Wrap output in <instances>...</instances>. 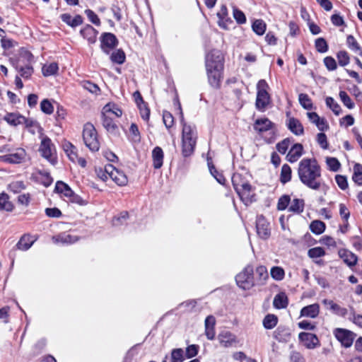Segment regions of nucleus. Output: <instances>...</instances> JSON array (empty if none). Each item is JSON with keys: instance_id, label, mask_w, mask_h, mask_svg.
I'll use <instances>...</instances> for the list:
<instances>
[{"instance_id": "nucleus-1", "label": "nucleus", "mask_w": 362, "mask_h": 362, "mask_svg": "<svg viewBox=\"0 0 362 362\" xmlns=\"http://www.w3.org/2000/svg\"><path fill=\"white\" fill-rule=\"evenodd\" d=\"M298 175L300 182L311 189L325 193L328 189L322 181L321 168L315 158L302 159L298 163Z\"/></svg>"}, {"instance_id": "nucleus-2", "label": "nucleus", "mask_w": 362, "mask_h": 362, "mask_svg": "<svg viewBox=\"0 0 362 362\" xmlns=\"http://www.w3.org/2000/svg\"><path fill=\"white\" fill-rule=\"evenodd\" d=\"M223 62V57L219 50L213 49L206 56L205 66L208 81L210 86L214 88L218 89L221 86Z\"/></svg>"}, {"instance_id": "nucleus-3", "label": "nucleus", "mask_w": 362, "mask_h": 362, "mask_svg": "<svg viewBox=\"0 0 362 362\" xmlns=\"http://www.w3.org/2000/svg\"><path fill=\"white\" fill-rule=\"evenodd\" d=\"M238 286L243 290H250L255 286L254 269L252 265H247L235 276Z\"/></svg>"}, {"instance_id": "nucleus-4", "label": "nucleus", "mask_w": 362, "mask_h": 362, "mask_svg": "<svg viewBox=\"0 0 362 362\" xmlns=\"http://www.w3.org/2000/svg\"><path fill=\"white\" fill-rule=\"evenodd\" d=\"M83 139L86 146L92 151H98L100 143L98 139L97 131L93 124L87 122L83 130Z\"/></svg>"}, {"instance_id": "nucleus-5", "label": "nucleus", "mask_w": 362, "mask_h": 362, "mask_svg": "<svg viewBox=\"0 0 362 362\" xmlns=\"http://www.w3.org/2000/svg\"><path fill=\"white\" fill-rule=\"evenodd\" d=\"M39 151L41 156L52 165H54L57 164V158L55 146L48 136H45L42 139Z\"/></svg>"}, {"instance_id": "nucleus-6", "label": "nucleus", "mask_w": 362, "mask_h": 362, "mask_svg": "<svg viewBox=\"0 0 362 362\" xmlns=\"http://www.w3.org/2000/svg\"><path fill=\"white\" fill-rule=\"evenodd\" d=\"M268 85L264 80H260L257 83V93L255 105L258 110L264 111L270 101V96L267 88Z\"/></svg>"}, {"instance_id": "nucleus-7", "label": "nucleus", "mask_w": 362, "mask_h": 362, "mask_svg": "<svg viewBox=\"0 0 362 362\" xmlns=\"http://www.w3.org/2000/svg\"><path fill=\"white\" fill-rule=\"evenodd\" d=\"M333 334L336 339L341 343V346L345 348H349L352 346L356 334L346 329L336 328L333 331Z\"/></svg>"}, {"instance_id": "nucleus-8", "label": "nucleus", "mask_w": 362, "mask_h": 362, "mask_svg": "<svg viewBox=\"0 0 362 362\" xmlns=\"http://www.w3.org/2000/svg\"><path fill=\"white\" fill-rule=\"evenodd\" d=\"M110 107H112L110 103L104 106L101 114L102 123L107 132L112 134H116L118 132V127L112 117L109 115L108 112L110 111Z\"/></svg>"}, {"instance_id": "nucleus-9", "label": "nucleus", "mask_w": 362, "mask_h": 362, "mask_svg": "<svg viewBox=\"0 0 362 362\" xmlns=\"http://www.w3.org/2000/svg\"><path fill=\"white\" fill-rule=\"evenodd\" d=\"M233 186L236 192L240 195L243 193H248L251 190V185L245 177L240 173H234L232 176Z\"/></svg>"}, {"instance_id": "nucleus-10", "label": "nucleus", "mask_w": 362, "mask_h": 362, "mask_svg": "<svg viewBox=\"0 0 362 362\" xmlns=\"http://www.w3.org/2000/svg\"><path fill=\"white\" fill-rule=\"evenodd\" d=\"M118 45L116 36L111 33H104L100 36V48L103 52L109 54L110 51Z\"/></svg>"}, {"instance_id": "nucleus-11", "label": "nucleus", "mask_w": 362, "mask_h": 362, "mask_svg": "<svg viewBox=\"0 0 362 362\" xmlns=\"http://www.w3.org/2000/svg\"><path fill=\"white\" fill-rule=\"evenodd\" d=\"M25 156L26 152L25 149L22 148H18L13 153L1 156L0 161L11 164H18L25 160Z\"/></svg>"}, {"instance_id": "nucleus-12", "label": "nucleus", "mask_w": 362, "mask_h": 362, "mask_svg": "<svg viewBox=\"0 0 362 362\" xmlns=\"http://www.w3.org/2000/svg\"><path fill=\"white\" fill-rule=\"evenodd\" d=\"M106 172L110 177L119 186H125L128 183L127 176L121 170L115 168L112 165H106Z\"/></svg>"}, {"instance_id": "nucleus-13", "label": "nucleus", "mask_w": 362, "mask_h": 362, "mask_svg": "<svg viewBox=\"0 0 362 362\" xmlns=\"http://www.w3.org/2000/svg\"><path fill=\"white\" fill-rule=\"evenodd\" d=\"M256 229L257 235L262 239L266 240L270 236L269 223L262 215L257 217Z\"/></svg>"}, {"instance_id": "nucleus-14", "label": "nucleus", "mask_w": 362, "mask_h": 362, "mask_svg": "<svg viewBox=\"0 0 362 362\" xmlns=\"http://www.w3.org/2000/svg\"><path fill=\"white\" fill-rule=\"evenodd\" d=\"M298 339L308 349H313L320 345L317 337L313 333L300 332Z\"/></svg>"}, {"instance_id": "nucleus-15", "label": "nucleus", "mask_w": 362, "mask_h": 362, "mask_svg": "<svg viewBox=\"0 0 362 362\" xmlns=\"http://www.w3.org/2000/svg\"><path fill=\"white\" fill-rule=\"evenodd\" d=\"M197 138L182 137V154L184 157H188L194 153Z\"/></svg>"}, {"instance_id": "nucleus-16", "label": "nucleus", "mask_w": 362, "mask_h": 362, "mask_svg": "<svg viewBox=\"0 0 362 362\" xmlns=\"http://www.w3.org/2000/svg\"><path fill=\"white\" fill-rule=\"evenodd\" d=\"M322 303L326 306L327 309L329 310L334 315L340 317H345L347 314L346 308L341 307L332 300L324 299L322 300Z\"/></svg>"}, {"instance_id": "nucleus-17", "label": "nucleus", "mask_w": 362, "mask_h": 362, "mask_svg": "<svg viewBox=\"0 0 362 362\" xmlns=\"http://www.w3.org/2000/svg\"><path fill=\"white\" fill-rule=\"evenodd\" d=\"M80 34L88 40L89 44H94L96 42L98 32L92 25L88 24L80 30Z\"/></svg>"}, {"instance_id": "nucleus-18", "label": "nucleus", "mask_w": 362, "mask_h": 362, "mask_svg": "<svg viewBox=\"0 0 362 362\" xmlns=\"http://www.w3.org/2000/svg\"><path fill=\"white\" fill-rule=\"evenodd\" d=\"M338 254L340 258H341L344 263L349 267H354L356 264L358 257L351 251L346 249H340Z\"/></svg>"}, {"instance_id": "nucleus-19", "label": "nucleus", "mask_w": 362, "mask_h": 362, "mask_svg": "<svg viewBox=\"0 0 362 362\" xmlns=\"http://www.w3.org/2000/svg\"><path fill=\"white\" fill-rule=\"evenodd\" d=\"M219 343L223 347H230L236 342L235 336L229 331H222L218 336Z\"/></svg>"}, {"instance_id": "nucleus-20", "label": "nucleus", "mask_w": 362, "mask_h": 362, "mask_svg": "<svg viewBox=\"0 0 362 362\" xmlns=\"http://www.w3.org/2000/svg\"><path fill=\"white\" fill-rule=\"evenodd\" d=\"M320 313V305L317 303H313L303 307L300 310V317L315 318Z\"/></svg>"}, {"instance_id": "nucleus-21", "label": "nucleus", "mask_w": 362, "mask_h": 362, "mask_svg": "<svg viewBox=\"0 0 362 362\" xmlns=\"http://www.w3.org/2000/svg\"><path fill=\"white\" fill-rule=\"evenodd\" d=\"M60 18L64 23L71 28H76L82 25L83 23V19L81 15H76L75 17L72 18L69 13H63L61 15Z\"/></svg>"}, {"instance_id": "nucleus-22", "label": "nucleus", "mask_w": 362, "mask_h": 362, "mask_svg": "<svg viewBox=\"0 0 362 362\" xmlns=\"http://www.w3.org/2000/svg\"><path fill=\"white\" fill-rule=\"evenodd\" d=\"M268 279L269 274L267 267L262 265L257 267L255 269V285H264Z\"/></svg>"}, {"instance_id": "nucleus-23", "label": "nucleus", "mask_w": 362, "mask_h": 362, "mask_svg": "<svg viewBox=\"0 0 362 362\" xmlns=\"http://www.w3.org/2000/svg\"><path fill=\"white\" fill-rule=\"evenodd\" d=\"M273 127V123L267 118L257 119L253 125L254 129L258 133H263Z\"/></svg>"}, {"instance_id": "nucleus-24", "label": "nucleus", "mask_w": 362, "mask_h": 362, "mask_svg": "<svg viewBox=\"0 0 362 362\" xmlns=\"http://www.w3.org/2000/svg\"><path fill=\"white\" fill-rule=\"evenodd\" d=\"M303 151V145L300 144H295L288 151L286 158L290 163L297 161L302 156Z\"/></svg>"}, {"instance_id": "nucleus-25", "label": "nucleus", "mask_w": 362, "mask_h": 362, "mask_svg": "<svg viewBox=\"0 0 362 362\" xmlns=\"http://www.w3.org/2000/svg\"><path fill=\"white\" fill-rule=\"evenodd\" d=\"M288 129L295 135L300 136L304 133V129L301 122L296 118L291 117L287 123Z\"/></svg>"}, {"instance_id": "nucleus-26", "label": "nucleus", "mask_w": 362, "mask_h": 362, "mask_svg": "<svg viewBox=\"0 0 362 362\" xmlns=\"http://www.w3.org/2000/svg\"><path fill=\"white\" fill-rule=\"evenodd\" d=\"M164 154L162 148L159 146L155 147L152 151L153 166L155 169L162 167Z\"/></svg>"}, {"instance_id": "nucleus-27", "label": "nucleus", "mask_w": 362, "mask_h": 362, "mask_svg": "<svg viewBox=\"0 0 362 362\" xmlns=\"http://www.w3.org/2000/svg\"><path fill=\"white\" fill-rule=\"evenodd\" d=\"M179 109L180 110L181 123L182 124V137H197L195 129L184 121V116L182 112L180 104L179 103Z\"/></svg>"}, {"instance_id": "nucleus-28", "label": "nucleus", "mask_w": 362, "mask_h": 362, "mask_svg": "<svg viewBox=\"0 0 362 362\" xmlns=\"http://www.w3.org/2000/svg\"><path fill=\"white\" fill-rule=\"evenodd\" d=\"M4 119L10 125L16 127L25 122V117L18 113H7Z\"/></svg>"}, {"instance_id": "nucleus-29", "label": "nucleus", "mask_w": 362, "mask_h": 362, "mask_svg": "<svg viewBox=\"0 0 362 362\" xmlns=\"http://www.w3.org/2000/svg\"><path fill=\"white\" fill-rule=\"evenodd\" d=\"M35 239L29 235H25L21 238L16 244V247L20 250H28L34 243Z\"/></svg>"}, {"instance_id": "nucleus-30", "label": "nucleus", "mask_w": 362, "mask_h": 362, "mask_svg": "<svg viewBox=\"0 0 362 362\" xmlns=\"http://www.w3.org/2000/svg\"><path fill=\"white\" fill-rule=\"evenodd\" d=\"M53 241L55 243L62 244H71L76 242L78 238L76 236L71 235L70 234L62 233L52 238Z\"/></svg>"}, {"instance_id": "nucleus-31", "label": "nucleus", "mask_w": 362, "mask_h": 362, "mask_svg": "<svg viewBox=\"0 0 362 362\" xmlns=\"http://www.w3.org/2000/svg\"><path fill=\"white\" fill-rule=\"evenodd\" d=\"M11 62L16 70L20 72L21 77L28 78L33 74V68L32 66L27 65L25 67L21 66L19 68L17 62L15 60L11 59Z\"/></svg>"}, {"instance_id": "nucleus-32", "label": "nucleus", "mask_w": 362, "mask_h": 362, "mask_svg": "<svg viewBox=\"0 0 362 362\" xmlns=\"http://www.w3.org/2000/svg\"><path fill=\"white\" fill-rule=\"evenodd\" d=\"M274 307L277 309L285 308L288 305V298L284 293H280L275 296L273 301Z\"/></svg>"}, {"instance_id": "nucleus-33", "label": "nucleus", "mask_w": 362, "mask_h": 362, "mask_svg": "<svg viewBox=\"0 0 362 362\" xmlns=\"http://www.w3.org/2000/svg\"><path fill=\"white\" fill-rule=\"evenodd\" d=\"M55 192L63 194L66 197H71L73 195V191L70 187L62 181H57L55 185Z\"/></svg>"}, {"instance_id": "nucleus-34", "label": "nucleus", "mask_w": 362, "mask_h": 362, "mask_svg": "<svg viewBox=\"0 0 362 362\" xmlns=\"http://www.w3.org/2000/svg\"><path fill=\"white\" fill-rule=\"evenodd\" d=\"M305 206L304 200L302 199H294L288 207V211L295 214H300L303 211Z\"/></svg>"}, {"instance_id": "nucleus-35", "label": "nucleus", "mask_w": 362, "mask_h": 362, "mask_svg": "<svg viewBox=\"0 0 362 362\" xmlns=\"http://www.w3.org/2000/svg\"><path fill=\"white\" fill-rule=\"evenodd\" d=\"M13 209V204L9 201V197L6 193L0 194V210L11 211Z\"/></svg>"}, {"instance_id": "nucleus-36", "label": "nucleus", "mask_w": 362, "mask_h": 362, "mask_svg": "<svg viewBox=\"0 0 362 362\" xmlns=\"http://www.w3.org/2000/svg\"><path fill=\"white\" fill-rule=\"evenodd\" d=\"M278 322V317L275 315L268 314L263 320V326L267 329H273Z\"/></svg>"}, {"instance_id": "nucleus-37", "label": "nucleus", "mask_w": 362, "mask_h": 362, "mask_svg": "<svg viewBox=\"0 0 362 362\" xmlns=\"http://www.w3.org/2000/svg\"><path fill=\"white\" fill-rule=\"evenodd\" d=\"M59 66L57 63L52 62L49 64H45L42 68V72L44 76H49L57 73Z\"/></svg>"}, {"instance_id": "nucleus-38", "label": "nucleus", "mask_w": 362, "mask_h": 362, "mask_svg": "<svg viewBox=\"0 0 362 362\" xmlns=\"http://www.w3.org/2000/svg\"><path fill=\"white\" fill-rule=\"evenodd\" d=\"M291 168L288 164H284L281 167L280 181L285 184L291 180Z\"/></svg>"}, {"instance_id": "nucleus-39", "label": "nucleus", "mask_w": 362, "mask_h": 362, "mask_svg": "<svg viewBox=\"0 0 362 362\" xmlns=\"http://www.w3.org/2000/svg\"><path fill=\"white\" fill-rule=\"evenodd\" d=\"M126 55L121 49L113 52L110 55V59L113 63L122 64L125 62Z\"/></svg>"}, {"instance_id": "nucleus-40", "label": "nucleus", "mask_w": 362, "mask_h": 362, "mask_svg": "<svg viewBox=\"0 0 362 362\" xmlns=\"http://www.w3.org/2000/svg\"><path fill=\"white\" fill-rule=\"evenodd\" d=\"M310 229L313 233L320 235L325 231V223L318 220L313 221L310 225Z\"/></svg>"}, {"instance_id": "nucleus-41", "label": "nucleus", "mask_w": 362, "mask_h": 362, "mask_svg": "<svg viewBox=\"0 0 362 362\" xmlns=\"http://www.w3.org/2000/svg\"><path fill=\"white\" fill-rule=\"evenodd\" d=\"M352 180L358 185H362V165L359 163L354 165Z\"/></svg>"}, {"instance_id": "nucleus-42", "label": "nucleus", "mask_w": 362, "mask_h": 362, "mask_svg": "<svg viewBox=\"0 0 362 362\" xmlns=\"http://www.w3.org/2000/svg\"><path fill=\"white\" fill-rule=\"evenodd\" d=\"M266 23L261 19L255 20L252 25V30L258 35H262L266 30Z\"/></svg>"}, {"instance_id": "nucleus-43", "label": "nucleus", "mask_w": 362, "mask_h": 362, "mask_svg": "<svg viewBox=\"0 0 362 362\" xmlns=\"http://www.w3.org/2000/svg\"><path fill=\"white\" fill-rule=\"evenodd\" d=\"M270 274L272 279H274V280L281 281L284 279L285 276V272L282 267L275 266L272 267L270 270Z\"/></svg>"}, {"instance_id": "nucleus-44", "label": "nucleus", "mask_w": 362, "mask_h": 362, "mask_svg": "<svg viewBox=\"0 0 362 362\" xmlns=\"http://www.w3.org/2000/svg\"><path fill=\"white\" fill-rule=\"evenodd\" d=\"M346 43L351 50L356 52H358V54L362 57V49L354 36L348 35L346 38Z\"/></svg>"}, {"instance_id": "nucleus-45", "label": "nucleus", "mask_w": 362, "mask_h": 362, "mask_svg": "<svg viewBox=\"0 0 362 362\" xmlns=\"http://www.w3.org/2000/svg\"><path fill=\"white\" fill-rule=\"evenodd\" d=\"M130 139L134 143H139L141 141V135L138 126L132 123L129 128Z\"/></svg>"}, {"instance_id": "nucleus-46", "label": "nucleus", "mask_w": 362, "mask_h": 362, "mask_svg": "<svg viewBox=\"0 0 362 362\" xmlns=\"http://www.w3.org/2000/svg\"><path fill=\"white\" fill-rule=\"evenodd\" d=\"M64 150L67 154L69 159L74 162L77 158L76 147L74 145H72L70 142H66L64 144Z\"/></svg>"}, {"instance_id": "nucleus-47", "label": "nucleus", "mask_w": 362, "mask_h": 362, "mask_svg": "<svg viewBox=\"0 0 362 362\" xmlns=\"http://www.w3.org/2000/svg\"><path fill=\"white\" fill-rule=\"evenodd\" d=\"M298 100L301 106L305 110L313 108V103L309 96L305 93H300L298 95Z\"/></svg>"}, {"instance_id": "nucleus-48", "label": "nucleus", "mask_w": 362, "mask_h": 362, "mask_svg": "<svg viewBox=\"0 0 362 362\" xmlns=\"http://www.w3.org/2000/svg\"><path fill=\"white\" fill-rule=\"evenodd\" d=\"M325 102L327 106L329 107L336 115H339L341 113V108L340 105L335 102L333 98L327 97Z\"/></svg>"}, {"instance_id": "nucleus-49", "label": "nucleus", "mask_w": 362, "mask_h": 362, "mask_svg": "<svg viewBox=\"0 0 362 362\" xmlns=\"http://www.w3.org/2000/svg\"><path fill=\"white\" fill-rule=\"evenodd\" d=\"M337 58L338 60V63L341 66H345L348 65L350 62V57L347 52L344 50H341L337 52Z\"/></svg>"}, {"instance_id": "nucleus-50", "label": "nucleus", "mask_w": 362, "mask_h": 362, "mask_svg": "<svg viewBox=\"0 0 362 362\" xmlns=\"http://www.w3.org/2000/svg\"><path fill=\"white\" fill-rule=\"evenodd\" d=\"M315 46L320 53H325L328 50V45L323 37L317 38L315 42Z\"/></svg>"}, {"instance_id": "nucleus-51", "label": "nucleus", "mask_w": 362, "mask_h": 362, "mask_svg": "<svg viewBox=\"0 0 362 362\" xmlns=\"http://www.w3.org/2000/svg\"><path fill=\"white\" fill-rule=\"evenodd\" d=\"M325 251L321 247L311 248L308 252V255L312 259L318 258L325 256Z\"/></svg>"}, {"instance_id": "nucleus-52", "label": "nucleus", "mask_w": 362, "mask_h": 362, "mask_svg": "<svg viewBox=\"0 0 362 362\" xmlns=\"http://www.w3.org/2000/svg\"><path fill=\"white\" fill-rule=\"evenodd\" d=\"M339 95L344 105L349 109H352L354 107V103L345 91L341 90Z\"/></svg>"}, {"instance_id": "nucleus-53", "label": "nucleus", "mask_w": 362, "mask_h": 362, "mask_svg": "<svg viewBox=\"0 0 362 362\" xmlns=\"http://www.w3.org/2000/svg\"><path fill=\"white\" fill-rule=\"evenodd\" d=\"M291 202L290 196L284 194L281 196L277 203V209L279 211L285 210Z\"/></svg>"}, {"instance_id": "nucleus-54", "label": "nucleus", "mask_w": 362, "mask_h": 362, "mask_svg": "<svg viewBox=\"0 0 362 362\" xmlns=\"http://www.w3.org/2000/svg\"><path fill=\"white\" fill-rule=\"evenodd\" d=\"M291 143V140L289 138L284 139L276 144L277 151L281 154H285Z\"/></svg>"}, {"instance_id": "nucleus-55", "label": "nucleus", "mask_w": 362, "mask_h": 362, "mask_svg": "<svg viewBox=\"0 0 362 362\" xmlns=\"http://www.w3.org/2000/svg\"><path fill=\"white\" fill-rule=\"evenodd\" d=\"M173 362H182L184 361V351L182 349H174L171 352Z\"/></svg>"}, {"instance_id": "nucleus-56", "label": "nucleus", "mask_w": 362, "mask_h": 362, "mask_svg": "<svg viewBox=\"0 0 362 362\" xmlns=\"http://www.w3.org/2000/svg\"><path fill=\"white\" fill-rule=\"evenodd\" d=\"M326 163L329 169L333 172L338 171L341 166L339 160L336 158L333 157L327 158Z\"/></svg>"}, {"instance_id": "nucleus-57", "label": "nucleus", "mask_w": 362, "mask_h": 362, "mask_svg": "<svg viewBox=\"0 0 362 362\" xmlns=\"http://www.w3.org/2000/svg\"><path fill=\"white\" fill-rule=\"evenodd\" d=\"M40 109L45 114L51 115L54 112V107L48 99H44L40 103Z\"/></svg>"}, {"instance_id": "nucleus-58", "label": "nucleus", "mask_w": 362, "mask_h": 362, "mask_svg": "<svg viewBox=\"0 0 362 362\" xmlns=\"http://www.w3.org/2000/svg\"><path fill=\"white\" fill-rule=\"evenodd\" d=\"M163 120L167 129H170L174 124L173 116L170 112L168 111L163 112Z\"/></svg>"}, {"instance_id": "nucleus-59", "label": "nucleus", "mask_w": 362, "mask_h": 362, "mask_svg": "<svg viewBox=\"0 0 362 362\" xmlns=\"http://www.w3.org/2000/svg\"><path fill=\"white\" fill-rule=\"evenodd\" d=\"M209 168L211 174L214 176V177L217 180L220 184H223L225 182V178L222 174L219 173L216 168L213 165H210L209 163Z\"/></svg>"}, {"instance_id": "nucleus-60", "label": "nucleus", "mask_w": 362, "mask_h": 362, "mask_svg": "<svg viewBox=\"0 0 362 362\" xmlns=\"http://www.w3.org/2000/svg\"><path fill=\"white\" fill-rule=\"evenodd\" d=\"M324 64L329 71H334L337 68L336 60L332 57H326L324 59Z\"/></svg>"}, {"instance_id": "nucleus-61", "label": "nucleus", "mask_w": 362, "mask_h": 362, "mask_svg": "<svg viewBox=\"0 0 362 362\" xmlns=\"http://www.w3.org/2000/svg\"><path fill=\"white\" fill-rule=\"evenodd\" d=\"M199 348V346L196 345V344H192V345L188 346L186 348V351H185L186 357L187 358H191L196 356L198 354Z\"/></svg>"}, {"instance_id": "nucleus-62", "label": "nucleus", "mask_w": 362, "mask_h": 362, "mask_svg": "<svg viewBox=\"0 0 362 362\" xmlns=\"http://www.w3.org/2000/svg\"><path fill=\"white\" fill-rule=\"evenodd\" d=\"M85 13L87 16L88 20L95 25H100V20L98 16L90 9H86Z\"/></svg>"}, {"instance_id": "nucleus-63", "label": "nucleus", "mask_w": 362, "mask_h": 362, "mask_svg": "<svg viewBox=\"0 0 362 362\" xmlns=\"http://www.w3.org/2000/svg\"><path fill=\"white\" fill-rule=\"evenodd\" d=\"M233 17L238 24H243L246 22L244 13L237 8H233Z\"/></svg>"}, {"instance_id": "nucleus-64", "label": "nucleus", "mask_w": 362, "mask_h": 362, "mask_svg": "<svg viewBox=\"0 0 362 362\" xmlns=\"http://www.w3.org/2000/svg\"><path fill=\"white\" fill-rule=\"evenodd\" d=\"M335 180L339 187L342 190L346 189L348 187L347 179L345 176L341 175H337L335 176Z\"/></svg>"}]
</instances>
